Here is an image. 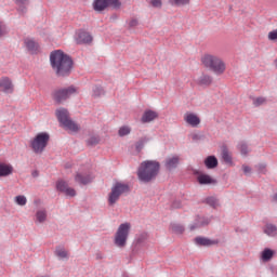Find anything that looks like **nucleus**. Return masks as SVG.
<instances>
[{"label":"nucleus","mask_w":277,"mask_h":277,"mask_svg":"<svg viewBox=\"0 0 277 277\" xmlns=\"http://www.w3.org/2000/svg\"><path fill=\"white\" fill-rule=\"evenodd\" d=\"M194 174L195 176H197V183H199V185H216L217 184V180L211 177V175L207 173H202L198 170H195Z\"/></svg>","instance_id":"10"},{"label":"nucleus","mask_w":277,"mask_h":277,"mask_svg":"<svg viewBox=\"0 0 277 277\" xmlns=\"http://www.w3.org/2000/svg\"><path fill=\"white\" fill-rule=\"evenodd\" d=\"M36 222L44 224L47 222V209H41L36 212Z\"/></svg>","instance_id":"28"},{"label":"nucleus","mask_w":277,"mask_h":277,"mask_svg":"<svg viewBox=\"0 0 277 277\" xmlns=\"http://www.w3.org/2000/svg\"><path fill=\"white\" fill-rule=\"evenodd\" d=\"M274 254H276V251L265 248L261 253V259L264 263H267L274 259Z\"/></svg>","instance_id":"24"},{"label":"nucleus","mask_w":277,"mask_h":277,"mask_svg":"<svg viewBox=\"0 0 277 277\" xmlns=\"http://www.w3.org/2000/svg\"><path fill=\"white\" fill-rule=\"evenodd\" d=\"M103 94H105V90L103 89V87L95 85L93 88V96L95 98H98V96H103Z\"/></svg>","instance_id":"35"},{"label":"nucleus","mask_w":277,"mask_h":277,"mask_svg":"<svg viewBox=\"0 0 277 277\" xmlns=\"http://www.w3.org/2000/svg\"><path fill=\"white\" fill-rule=\"evenodd\" d=\"M171 5H187L189 0H170Z\"/></svg>","instance_id":"38"},{"label":"nucleus","mask_w":277,"mask_h":277,"mask_svg":"<svg viewBox=\"0 0 277 277\" xmlns=\"http://www.w3.org/2000/svg\"><path fill=\"white\" fill-rule=\"evenodd\" d=\"M157 118H159V114L155 110H145L141 121L143 122V124H146L147 122H153V120H157Z\"/></svg>","instance_id":"16"},{"label":"nucleus","mask_w":277,"mask_h":277,"mask_svg":"<svg viewBox=\"0 0 277 277\" xmlns=\"http://www.w3.org/2000/svg\"><path fill=\"white\" fill-rule=\"evenodd\" d=\"M122 2L120 0H94L93 10L95 12H104L107 8H114V10H120Z\"/></svg>","instance_id":"9"},{"label":"nucleus","mask_w":277,"mask_h":277,"mask_svg":"<svg viewBox=\"0 0 277 277\" xmlns=\"http://www.w3.org/2000/svg\"><path fill=\"white\" fill-rule=\"evenodd\" d=\"M51 140V135L48 132L38 133L30 141V148L36 155H42L44 153V148L49 146V141Z\"/></svg>","instance_id":"6"},{"label":"nucleus","mask_w":277,"mask_h":277,"mask_svg":"<svg viewBox=\"0 0 277 277\" xmlns=\"http://www.w3.org/2000/svg\"><path fill=\"white\" fill-rule=\"evenodd\" d=\"M148 239V233L144 232L142 234H140L136 239H135V243L136 246H142L143 243H145V241Z\"/></svg>","instance_id":"34"},{"label":"nucleus","mask_w":277,"mask_h":277,"mask_svg":"<svg viewBox=\"0 0 277 277\" xmlns=\"http://www.w3.org/2000/svg\"><path fill=\"white\" fill-rule=\"evenodd\" d=\"M203 163L207 170H215V168L220 166V161L217 160V157H215L214 155H210L206 157V159L203 160Z\"/></svg>","instance_id":"17"},{"label":"nucleus","mask_w":277,"mask_h":277,"mask_svg":"<svg viewBox=\"0 0 277 277\" xmlns=\"http://www.w3.org/2000/svg\"><path fill=\"white\" fill-rule=\"evenodd\" d=\"M16 5H29V0H13Z\"/></svg>","instance_id":"45"},{"label":"nucleus","mask_w":277,"mask_h":277,"mask_svg":"<svg viewBox=\"0 0 277 277\" xmlns=\"http://www.w3.org/2000/svg\"><path fill=\"white\" fill-rule=\"evenodd\" d=\"M239 150H240V154L246 157L248 155V144L241 143L239 145Z\"/></svg>","instance_id":"39"},{"label":"nucleus","mask_w":277,"mask_h":277,"mask_svg":"<svg viewBox=\"0 0 277 277\" xmlns=\"http://www.w3.org/2000/svg\"><path fill=\"white\" fill-rule=\"evenodd\" d=\"M75 181L76 183H79V185H90V183H92V181H94V176H92V174H81V173H77L75 176Z\"/></svg>","instance_id":"18"},{"label":"nucleus","mask_w":277,"mask_h":277,"mask_svg":"<svg viewBox=\"0 0 277 277\" xmlns=\"http://www.w3.org/2000/svg\"><path fill=\"white\" fill-rule=\"evenodd\" d=\"M161 163L156 160H145L137 168V179L141 183H153L159 176Z\"/></svg>","instance_id":"2"},{"label":"nucleus","mask_w":277,"mask_h":277,"mask_svg":"<svg viewBox=\"0 0 277 277\" xmlns=\"http://www.w3.org/2000/svg\"><path fill=\"white\" fill-rule=\"evenodd\" d=\"M150 5L151 8H161L163 3L161 2V0H150Z\"/></svg>","instance_id":"43"},{"label":"nucleus","mask_w":277,"mask_h":277,"mask_svg":"<svg viewBox=\"0 0 277 277\" xmlns=\"http://www.w3.org/2000/svg\"><path fill=\"white\" fill-rule=\"evenodd\" d=\"M50 66L58 78L70 77L75 61L62 50H54L50 53Z\"/></svg>","instance_id":"1"},{"label":"nucleus","mask_w":277,"mask_h":277,"mask_svg":"<svg viewBox=\"0 0 277 277\" xmlns=\"http://www.w3.org/2000/svg\"><path fill=\"white\" fill-rule=\"evenodd\" d=\"M75 92H77L75 87L58 89L52 92V98L55 101L56 105H62V103H64V101H68V98H70Z\"/></svg>","instance_id":"8"},{"label":"nucleus","mask_w":277,"mask_h":277,"mask_svg":"<svg viewBox=\"0 0 277 277\" xmlns=\"http://www.w3.org/2000/svg\"><path fill=\"white\" fill-rule=\"evenodd\" d=\"M15 202L19 207H25V205H27V197H25L24 195H18L15 197Z\"/></svg>","instance_id":"36"},{"label":"nucleus","mask_w":277,"mask_h":277,"mask_svg":"<svg viewBox=\"0 0 277 277\" xmlns=\"http://www.w3.org/2000/svg\"><path fill=\"white\" fill-rule=\"evenodd\" d=\"M201 62L206 68L215 72V75H224L226 64L216 55L206 54L202 56Z\"/></svg>","instance_id":"4"},{"label":"nucleus","mask_w":277,"mask_h":277,"mask_svg":"<svg viewBox=\"0 0 277 277\" xmlns=\"http://www.w3.org/2000/svg\"><path fill=\"white\" fill-rule=\"evenodd\" d=\"M14 172V167L4 162H0V177L10 176Z\"/></svg>","instance_id":"21"},{"label":"nucleus","mask_w":277,"mask_h":277,"mask_svg":"<svg viewBox=\"0 0 277 277\" xmlns=\"http://www.w3.org/2000/svg\"><path fill=\"white\" fill-rule=\"evenodd\" d=\"M94 38L85 30H80L78 34V44H92Z\"/></svg>","instance_id":"15"},{"label":"nucleus","mask_w":277,"mask_h":277,"mask_svg":"<svg viewBox=\"0 0 277 277\" xmlns=\"http://www.w3.org/2000/svg\"><path fill=\"white\" fill-rule=\"evenodd\" d=\"M65 195L69 196L70 198H75L77 196V192L75 188L67 187V190H65Z\"/></svg>","instance_id":"41"},{"label":"nucleus","mask_w":277,"mask_h":277,"mask_svg":"<svg viewBox=\"0 0 277 277\" xmlns=\"http://www.w3.org/2000/svg\"><path fill=\"white\" fill-rule=\"evenodd\" d=\"M19 14H27V4H17Z\"/></svg>","instance_id":"44"},{"label":"nucleus","mask_w":277,"mask_h":277,"mask_svg":"<svg viewBox=\"0 0 277 277\" xmlns=\"http://www.w3.org/2000/svg\"><path fill=\"white\" fill-rule=\"evenodd\" d=\"M0 92L4 94H12L14 92V84L9 77H4L0 80Z\"/></svg>","instance_id":"14"},{"label":"nucleus","mask_w":277,"mask_h":277,"mask_svg":"<svg viewBox=\"0 0 277 277\" xmlns=\"http://www.w3.org/2000/svg\"><path fill=\"white\" fill-rule=\"evenodd\" d=\"M268 40H272L273 42L277 40V29L268 32Z\"/></svg>","instance_id":"42"},{"label":"nucleus","mask_w":277,"mask_h":277,"mask_svg":"<svg viewBox=\"0 0 277 277\" xmlns=\"http://www.w3.org/2000/svg\"><path fill=\"white\" fill-rule=\"evenodd\" d=\"M3 36V28H1V25H0V38Z\"/></svg>","instance_id":"53"},{"label":"nucleus","mask_w":277,"mask_h":277,"mask_svg":"<svg viewBox=\"0 0 277 277\" xmlns=\"http://www.w3.org/2000/svg\"><path fill=\"white\" fill-rule=\"evenodd\" d=\"M55 116L61 127H64L67 131H71L72 133H79V131H81V127L70 119V113L68 109L60 107L55 110Z\"/></svg>","instance_id":"3"},{"label":"nucleus","mask_w":277,"mask_h":277,"mask_svg":"<svg viewBox=\"0 0 277 277\" xmlns=\"http://www.w3.org/2000/svg\"><path fill=\"white\" fill-rule=\"evenodd\" d=\"M130 134H131V127L129 126H122L118 130L119 137H126V135H130Z\"/></svg>","instance_id":"33"},{"label":"nucleus","mask_w":277,"mask_h":277,"mask_svg":"<svg viewBox=\"0 0 277 277\" xmlns=\"http://www.w3.org/2000/svg\"><path fill=\"white\" fill-rule=\"evenodd\" d=\"M203 202L208 205L209 207H212V209H217L220 207V202L217 201V198L210 196L207 197Z\"/></svg>","instance_id":"30"},{"label":"nucleus","mask_w":277,"mask_h":277,"mask_svg":"<svg viewBox=\"0 0 277 277\" xmlns=\"http://www.w3.org/2000/svg\"><path fill=\"white\" fill-rule=\"evenodd\" d=\"M101 144V136L98 134L91 135L87 140V146H98Z\"/></svg>","instance_id":"29"},{"label":"nucleus","mask_w":277,"mask_h":277,"mask_svg":"<svg viewBox=\"0 0 277 277\" xmlns=\"http://www.w3.org/2000/svg\"><path fill=\"white\" fill-rule=\"evenodd\" d=\"M263 233H264V235H267V237H276V235H277V226L272 224V223H267L263 227Z\"/></svg>","instance_id":"23"},{"label":"nucleus","mask_w":277,"mask_h":277,"mask_svg":"<svg viewBox=\"0 0 277 277\" xmlns=\"http://www.w3.org/2000/svg\"><path fill=\"white\" fill-rule=\"evenodd\" d=\"M131 186L129 184H124L122 182H116L110 193L108 194V207H114L119 200L122 194H130Z\"/></svg>","instance_id":"5"},{"label":"nucleus","mask_w":277,"mask_h":277,"mask_svg":"<svg viewBox=\"0 0 277 277\" xmlns=\"http://www.w3.org/2000/svg\"><path fill=\"white\" fill-rule=\"evenodd\" d=\"M273 202H277V193L273 195Z\"/></svg>","instance_id":"52"},{"label":"nucleus","mask_w":277,"mask_h":277,"mask_svg":"<svg viewBox=\"0 0 277 277\" xmlns=\"http://www.w3.org/2000/svg\"><path fill=\"white\" fill-rule=\"evenodd\" d=\"M31 176L34 179H38V176H40V173L38 172V170H35V171H32Z\"/></svg>","instance_id":"49"},{"label":"nucleus","mask_w":277,"mask_h":277,"mask_svg":"<svg viewBox=\"0 0 277 277\" xmlns=\"http://www.w3.org/2000/svg\"><path fill=\"white\" fill-rule=\"evenodd\" d=\"M242 171H243V174H246L248 176V174H250L252 172V168L243 164L242 166Z\"/></svg>","instance_id":"46"},{"label":"nucleus","mask_w":277,"mask_h":277,"mask_svg":"<svg viewBox=\"0 0 277 277\" xmlns=\"http://www.w3.org/2000/svg\"><path fill=\"white\" fill-rule=\"evenodd\" d=\"M265 103H267V98L265 97H256V98H253V105L254 107H261V105H265Z\"/></svg>","instance_id":"37"},{"label":"nucleus","mask_w":277,"mask_h":277,"mask_svg":"<svg viewBox=\"0 0 277 277\" xmlns=\"http://www.w3.org/2000/svg\"><path fill=\"white\" fill-rule=\"evenodd\" d=\"M56 189L57 192H61V194H65V192L68 189V183L64 180H58L56 182Z\"/></svg>","instance_id":"31"},{"label":"nucleus","mask_w":277,"mask_h":277,"mask_svg":"<svg viewBox=\"0 0 277 277\" xmlns=\"http://www.w3.org/2000/svg\"><path fill=\"white\" fill-rule=\"evenodd\" d=\"M54 254L58 259H68V252L66 251V249H64L62 247H56Z\"/></svg>","instance_id":"32"},{"label":"nucleus","mask_w":277,"mask_h":277,"mask_svg":"<svg viewBox=\"0 0 277 277\" xmlns=\"http://www.w3.org/2000/svg\"><path fill=\"white\" fill-rule=\"evenodd\" d=\"M266 166L265 164H259V171L263 172L265 170Z\"/></svg>","instance_id":"51"},{"label":"nucleus","mask_w":277,"mask_h":277,"mask_svg":"<svg viewBox=\"0 0 277 277\" xmlns=\"http://www.w3.org/2000/svg\"><path fill=\"white\" fill-rule=\"evenodd\" d=\"M95 259L97 261H101L103 259V253H101V252L95 253Z\"/></svg>","instance_id":"50"},{"label":"nucleus","mask_w":277,"mask_h":277,"mask_svg":"<svg viewBox=\"0 0 277 277\" xmlns=\"http://www.w3.org/2000/svg\"><path fill=\"white\" fill-rule=\"evenodd\" d=\"M111 18H118V16L117 15H113Z\"/></svg>","instance_id":"54"},{"label":"nucleus","mask_w":277,"mask_h":277,"mask_svg":"<svg viewBox=\"0 0 277 277\" xmlns=\"http://www.w3.org/2000/svg\"><path fill=\"white\" fill-rule=\"evenodd\" d=\"M211 83H213V77L207 74H202L197 80L198 85H205L206 88H209Z\"/></svg>","instance_id":"22"},{"label":"nucleus","mask_w":277,"mask_h":277,"mask_svg":"<svg viewBox=\"0 0 277 277\" xmlns=\"http://www.w3.org/2000/svg\"><path fill=\"white\" fill-rule=\"evenodd\" d=\"M137 19H131L130 23H129V27H137Z\"/></svg>","instance_id":"47"},{"label":"nucleus","mask_w":277,"mask_h":277,"mask_svg":"<svg viewBox=\"0 0 277 277\" xmlns=\"http://www.w3.org/2000/svg\"><path fill=\"white\" fill-rule=\"evenodd\" d=\"M209 224H211V217L201 216L200 214H197L195 216L194 223L189 225V230L205 228L206 226H209Z\"/></svg>","instance_id":"11"},{"label":"nucleus","mask_w":277,"mask_h":277,"mask_svg":"<svg viewBox=\"0 0 277 277\" xmlns=\"http://www.w3.org/2000/svg\"><path fill=\"white\" fill-rule=\"evenodd\" d=\"M24 44L27 51L31 53V55H36L38 53V50L40 49V45L38 44V42L31 39H25Z\"/></svg>","instance_id":"19"},{"label":"nucleus","mask_w":277,"mask_h":277,"mask_svg":"<svg viewBox=\"0 0 277 277\" xmlns=\"http://www.w3.org/2000/svg\"><path fill=\"white\" fill-rule=\"evenodd\" d=\"M181 163V158L179 156L168 157L164 160V168L168 172H174Z\"/></svg>","instance_id":"13"},{"label":"nucleus","mask_w":277,"mask_h":277,"mask_svg":"<svg viewBox=\"0 0 277 277\" xmlns=\"http://www.w3.org/2000/svg\"><path fill=\"white\" fill-rule=\"evenodd\" d=\"M181 207H183V203L181 202V200H174L172 203H171V211H174V209H181Z\"/></svg>","instance_id":"40"},{"label":"nucleus","mask_w":277,"mask_h":277,"mask_svg":"<svg viewBox=\"0 0 277 277\" xmlns=\"http://www.w3.org/2000/svg\"><path fill=\"white\" fill-rule=\"evenodd\" d=\"M65 168H66V169L70 168V164H66Z\"/></svg>","instance_id":"55"},{"label":"nucleus","mask_w":277,"mask_h":277,"mask_svg":"<svg viewBox=\"0 0 277 277\" xmlns=\"http://www.w3.org/2000/svg\"><path fill=\"white\" fill-rule=\"evenodd\" d=\"M149 141H150V137H148V136L141 137L135 143V150H136V153H142V150H144V146H146V144H148Z\"/></svg>","instance_id":"26"},{"label":"nucleus","mask_w":277,"mask_h":277,"mask_svg":"<svg viewBox=\"0 0 277 277\" xmlns=\"http://www.w3.org/2000/svg\"><path fill=\"white\" fill-rule=\"evenodd\" d=\"M194 243L195 246H199V248H211L212 246H217V243H220V240H212L207 237L197 236L194 238Z\"/></svg>","instance_id":"12"},{"label":"nucleus","mask_w":277,"mask_h":277,"mask_svg":"<svg viewBox=\"0 0 277 277\" xmlns=\"http://www.w3.org/2000/svg\"><path fill=\"white\" fill-rule=\"evenodd\" d=\"M185 120H186L187 124H190V127H198V124H200V117H198L192 113L185 117Z\"/></svg>","instance_id":"25"},{"label":"nucleus","mask_w":277,"mask_h":277,"mask_svg":"<svg viewBox=\"0 0 277 277\" xmlns=\"http://www.w3.org/2000/svg\"><path fill=\"white\" fill-rule=\"evenodd\" d=\"M170 228L174 235H183L185 233V225L181 223H171Z\"/></svg>","instance_id":"27"},{"label":"nucleus","mask_w":277,"mask_h":277,"mask_svg":"<svg viewBox=\"0 0 277 277\" xmlns=\"http://www.w3.org/2000/svg\"><path fill=\"white\" fill-rule=\"evenodd\" d=\"M202 137H205V136H202V135H200V134H194V135H193V140H194L195 142H198L199 140H202Z\"/></svg>","instance_id":"48"},{"label":"nucleus","mask_w":277,"mask_h":277,"mask_svg":"<svg viewBox=\"0 0 277 277\" xmlns=\"http://www.w3.org/2000/svg\"><path fill=\"white\" fill-rule=\"evenodd\" d=\"M130 233H131V223L126 222L120 224L115 234L114 245L117 248H126Z\"/></svg>","instance_id":"7"},{"label":"nucleus","mask_w":277,"mask_h":277,"mask_svg":"<svg viewBox=\"0 0 277 277\" xmlns=\"http://www.w3.org/2000/svg\"><path fill=\"white\" fill-rule=\"evenodd\" d=\"M221 157L227 166H233V156H230V153L228 151V147L226 145H223L221 147Z\"/></svg>","instance_id":"20"}]
</instances>
